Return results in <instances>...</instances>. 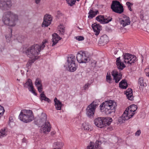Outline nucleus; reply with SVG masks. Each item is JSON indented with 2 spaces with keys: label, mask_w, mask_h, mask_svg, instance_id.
Masks as SVG:
<instances>
[{
  "label": "nucleus",
  "mask_w": 149,
  "mask_h": 149,
  "mask_svg": "<svg viewBox=\"0 0 149 149\" xmlns=\"http://www.w3.org/2000/svg\"><path fill=\"white\" fill-rule=\"evenodd\" d=\"M124 61L125 63L131 65L136 61V57L128 53H125L123 55Z\"/></svg>",
  "instance_id": "10"
},
{
  "label": "nucleus",
  "mask_w": 149,
  "mask_h": 149,
  "mask_svg": "<svg viewBox=\"0 0 149 149\" xmlns=\"http://www.w3.org/2000/svg\"><path fill=\"white\" fill-rule=\"evenodd\" d=\"M24 87L28 88L29 91L31 92L35 95H37V93L35 92V90L33 88L31 80L28 79L26 82L24 84Z\"/></svg>",
  "instance_id": "13"
},
{
  "label": "nucleus",
  "mask_w": 149,
  "mask_h": 149,
  "mask_svg": "<svg viewBox=\"0 0 149 149\" xmlns=\"http://www.w3.org/2000/svg\"><path fill=\"white\" fill-rule=\"evenodd\" d=\"M75 38L77 40L79 41L83 40L84 39V38L82 36H78Z\"/></svg>",
  "instance_id": "42"
},
{
  "label": "nucleus",
  "mask_w": 149,
  "mask_h": 149,
  "mask_svg": "<svg viewBox=\"0 0 149 149\" xmlns=\"http://www.w3.org/2000/svg\"><path fill=\"white\" fill-rule=\"evenodd\" d=\"M111 75L116 83H118L122 78V74L120 73H118L116 70H113L111 72Z\"/></svg>",
  "instance_id": "16"
},
{
  "label": "nucleus",
  "mask_w": 149,
  "mask_h": 149,
  "mask_svg": "<svg viewBox=\"0 0 149 149\" xmlns=\"http://www.w3.org/2000/svg\"><path fill=\"white\" fill-rule=\"evenodd\" d=\"M47 116L46 114L42 113L37 120V123L38 124L41 125H43L44 124L48 122L47 121Z\"/></svg>",
  "instance_id": "15"
},
{
  "label": "nucleus",
  "mask_w": 149,
  "mask_h": 149,
  "mask_svg": "<svg viewBox=\"0 0 149 149\" xmlns=\"http://www.w3.org/2000/svg\"><path fill=\"white\" fill-rule=\"evenodd\" d=\"M41 0H35L36 3V4H38L40 2Z\"/></svg>",
  "instance_id": "49"
},
{
  "label": "nucleus",
  "mask_w": 149,
  "mask_h": 149,
  "mask_svg": "<svg viewBox=\"0 0 149 149\" xmlns=\"http://www.w3.org/2000/svg\"><path fill=\"white\" fill-rule=\"evenodd\" d=\"M104 17L103 15H100L96 17V19L100 23L104 24Z\"/></svg>",
  "instance_id": "31"
},
{
  "label": "nucleus",
  "mask_w": 149,
  "mask_h": 149,
  "mask_svg": "<svg viewBox=\"0 0 149 149\" xmlns=\"http://www.w3.org/2000/svg\"><path fill=\"white\" fill-rule=\"evenodd\" d=\"M38 57H37V58H32V59L31 60H30L29 61L28 63L31 65V64L33 63L35 61V60L36 59H37L38 58Z\"/></svg>",
  "instance_id": "40"
},
{
  "label": "nucleus",
  "mask_w": 149,
  "mask_h": 149,
  "mask_svg": "<svg viewBox=\"0 0 149 149\" xmlns=\"http://www.w3.org/2000/svg\"><path fill=\"white\" fill-rule=\"evenodd\" d=\"M92 27L95 33V35L97 36L98 35L101 30L102 26L99 24L95 23L92 25Z\"/></svg>",
  "instance_id": "19"
},
{
  "label": "nucleus",
  "mask_w": 149,
  "mask_h": 149,
  "mask_svg": "<svg viewBox=\"0 0 149 149\" xmlns=\"http://www.w3.org/2000/svg\"><path fill=\"white\" fill-rule=\"evenodd\" d=\"M77 1H79V0H77Z\"/></svg>",
  "instance_id": "55"
},
{
  "label": "nucleus",
  "mask_w": 149,
  "mask_h": 149,
  "mask_svg": "<svg viewBox=\"0 0 149 149\" xmlns=\"http://www.w3.org/2000/svg\"><path fill=\"white\" fill-rule=\"evenodd\" d=\"M35 85L36 87L42 86L41 83V81L40 79L38 78L36 79L35 82Z\"/></svg>",
  "instance_id": "35"
},
{
  "label": "nucleus",
  "mask_w": 149,
  "mask_h": 149,
  "mask_svg": "<svg viewBox=\"0 0 149 149\" xmlns=\"http://www.w3.org/2000/svg\"><path fill=\"white\" fill-rule=\"evenodd\" d=\"M19 119L25 123H29L33 120L34 117L31 110H22L19 116Z\"/></svg>",
  "instance_id": "5"
},
{
  "label": "nucleus",
  "mask_w": 149,
  "mask_h": 149,
  "mask_svg": "<svg viewBox=\"0 0 149 149\" xmlns=\"http://www.w3.org/2000/svg\"><path fill=\"white\" fill-rule=\"evenodd\" d=\"M144 71L146 75L149 77V68H146Z\"/></svg>",
  "instance_id": "41"
},
{
  "label": "nucleus",
  "mask_w": 149,
  "mask_h": 149,
  "mask_svg": "<svg viewBox=\"0 0 149 149\" xmlns=\"http://www.w3.org/2000/svg\"><path fill=\"white\" fill-rule=\"evenodd\" d=\"M127 5L128 8L129 7H131L132 6V4L129 2H127L126 3Z\"/></svg>",
  "instance_id": "47"
},
{
  "label": "nucleus",
  "mask_w": 149,
  "mask_h": 149,
  "mask_svg": "<svg viewBox=\"0 0 149 149\" xmlns=\"http://www.w3.org/2000/svg\"><path fill=\"white\" fill-rule=\"evenodd\" d=\"M57 15H59L60 16V15H62V14L59 11H58L57 12Z\"/></svg>",
  "instance_id": "52"
},
{
  "label": "nucleus",
  "mask_w": 149,
  "mask_h": 149,
  "mask_svg": "<svg viewBox=\"0 0 149 149\" xmlns=\"http://www.w3.org/2000/svg\"><path fill=\"white\" fill-rule=\"evenodd\" d=\"M56 132L54 131H52L51 133V134L52 135H53L55 134Z\"/></svg>",
  "instance_id": "50"
},
{
  "label": "nucleus",
  "mask_w": 149,
  "mask_h": 149,
  "mask_svg": "<svg viewBox=\"0 0 149 149\" xmlns=\"http://www.w3.org/2000/svg\"><path fill=\"white\" fill-rule=\"evenodd\" d=\"M129 8V9L130 11H132V9L131 8V7H130L128 8Z\"/></svg>",
  "instance_id": "53"
},
{
  "label": "nucleus",
  "mask_w": 149,
  "mask_h": 149,
  "mask_svg": "<svg viewBox=\"0 0 149 149\" xmlns=\"http://www.w3.org/2000/svg\"><path fill=\"white\" fill-rule=\"evenodd\" d=\"M18 20V15L11 11L4 13L2 18L4 24L11 27L15 26Z\"/></svg>",
  "instance_id": "1"
},
{
  "label": "nucleus",
  "mask_w": 149,
  "mask_h": 149,
  "mask_svg": "<svg viewBox=\"0 0 149 149\" xmlns=\"http://www.w3.org/2000/svg\"><path fill=\"white\" fill-rule=\"evenodd\" d=\"M40 99L41 101L44 100L48 102H49L50 100L49 98L46 97L45 95L44 94V92H43L40 94Z\"/></svg>",
  "instance_id": "29"
},
{
  "label": "nucleus",
  "mask_w": 149,
  "mask_h": 149,
  "mask_svg": "<svg viewBox=\"0 0 149 149\" xmlns=\"http://www.w3.org/2000/svg\"><path fill=\"white\" fill-rule=\"evenodd\" d=\"M75 56L71 55L67 58V62L66 63L65 66L68 68L70 71L74 72L76 70L77 66L75 63Z\"/></svg>",
  "instance_id": "7"
},
{
  "label": "nucleus",
  "mask_w": 149,
  "mask_h": 149,
  "mask_svg": "<svg viewBox=\"0 0 149 149\" xmlns=\"http://www.w3.org/2000/svg\"><path fill=\"white\" fill-rule=\"evenodd\" d=\"M70 6H72L75 3V0H66Z\"/></svg>",
  "instance_id": "38"
},
{
  "label": "nucleus",
  "mask_w": 149,
  "mask_h": 149,
  "mask_svg": "<svg viewBox=\"0 0 149 149\" xmlns=\"http://www.w3.org/2000/svg\"><path fill=\"white\" fill-rule=\"evenodd\" d=\"M98 12V11L97 10L96 11H94L93 10L91 9L88 13V17L89 18H90L91 19L92 18L95 16Z\"/></svg>",
  "instance_id": "27"
},
{
  "label": "nucleus",
  "mask_w": 149,
  "mask_h": 149,
  "mask_svg": "<svg viewBox=\"0 0 149 149\" xmlns=\"http://www.w3.org/2000/svg\"><path fill=\"white\" fill-rule=\"evenodd\" d=\"M97 106V104L96 103L94 102H93L88 106L86 110V114L88 117L90 118L93 117L95 110Z\"/></svg>",
  "instance_id": "11"
},
{
  "label": "nucleus",
  "mask_w": 149,
  "mask_h": 149,
  "mask_svg": "<svg viewBox=\"0 0 149 149\" xmlns=\"http://www.w3.org/2000/svg\"><path fill=\"white\" fill-rule=\"evenodd\" d=\"M111 8L113 11L117 13L121 14L123 12V7L118 1H113Z\"/></svg>",
  "instance_id": "9"
},
{
  "label": "nucleus",
  "mask_w": 149,
  "mask_h": 149,
  "mask_svg": "<svg viewBox=\"0 0 149 149\" xmlns=\"http://www.w3.org/2000/svg\"><path fill=\"white\" fill-rule=\"evenodd\" d=\"M119 87L123 89H125L127 86V84L125 80H123L119 83Z\"/></svg>",
  "instance_id": "28"
},
{
  "label": "nucleus",
  "mask_w": 149,
  "mask_h": 149,
  "mask_svg": "<svg viewBox=\"0 0 149 149\" xmlns=\"http://www.w3.org/2000/svg\"><path fill=\"white\" fill-rule=\"evenodd\" d=\"M116 62L117 68L120 70H123L125 67L123 63L121 61L120 57L117 58Z\"/></svg>",
  "instance_id": "21"
},
{
  "label": "nucleus",
  "mask_w": 149,
  "mask_h": 149,
  "mask_svg": "<svg viewBox=\"0 0 149 149\" xmlns=\"http://www.w3.org/2000/svg\"><path fill=\"white\" fill-rule=\"evenodd\" d=\"M137 107L136 105L133 104L130 107L126 109L123 113L118 119L119 122L123 123L126 120H127L132 118L134 114V112L137 109Z\"/></svg>",
  "instance_id": "3"
},
{
  "label": "nucleus",
  "mask_w": 149,
  "mask_h": 149,
  "mask_svg": "<svg viewBox=\"0 0 149 149\" xmlns=\"http://www.w3.org/2000/svg\"><path fill=\"white\" fill-rule=\"evenodd\" d=\"M54 145L55 147H62L63 145L61 141H57L54 143Z\"/></svg>",
  "instance_id": "36"
},
{
  "label": "nucleus",
  "mask_w": 149,
  "mask_h": 149,
  "mask_svg": "<svg viewBox=\"0 0 149 149\" xmlns=\"http://www.w3.org/2000/svg\"><path fill=\"white\" fill-rule=\"evenodd\" d=\"M76 58L77 61L80 63H86L89 60L86 52L82 51H80L78 53L77 55Z\"/></svg>",
  "instance_id": "8"
},
{
  "label": "nucleus",
  "mask_w": 149,
  "mask_h": 149,
  "mask_svg": "<svg viewBox=\"0 0 149 149\" xmlns=\"http://www.w3.org/2000/svg\"><path fill=\"white\" fill-rule=\"evenodd\" d=\"M139 84H140L141 86H143L144 83L143 81V77H140L139 80Z\"/></svg>",
  "instance_id": "37"
},
{
  "label": "nucleus",
  "mask_w": 149,
  "mask_h": 149,
  "mask_svg": "<svg viewBox=\"0 0 149 149\" xmlns=\"http://www.w3.org/2000/svg\"><path fill=\"white\" fill-rule=\"evenodd\" d=\"M90 127L91 126L89 125L88 123H85L82 124L81 128L82 130L89 131L91 130Z\"/></svg>",
  "instance_id": "25"
},
{
  "label": "nucleus",
  "mask_w": 149,
  "mask_h": 149,
  "mask_svg": "<svg viewBox=\"0 0 149 149\" xmlns=\"http://www.w3.org/2000/svg\"><path fill=\"white\" fill-rule=\"evenodd\" d=\"M17 81H19V80L18 79H17Z\"/></svg>",
  "instance_id": "54"
},
{
  "label": "nucleus",
  "mask_w": 149,
  "mask_h": 149,
  "mask_svg": "<svg viewBox=\"0 0 149 149\" xmlns=\"http://www.w3.org/2000/svg\"><path fill=\"white\" fill-rule=\"evenodd\" d=\"M140 18H141L142 19H143V18L144 17V14H143L142 13H141L140 15Z\"/></svg>",
  "instance_id": "48"
},
{
  "label": "nucleus",
  "mask_w": 149,
  "mask_h": 149,
  "mask_svg": "<svg viewBox=\"0 0 149 149\" xmlns=\"http://www.w3.org/2000/svg\"><path fill=\"white\" fill-rule=\"evenodd\" d=\"M31 64H29L28 62L27 63L26 66L27 67H29V66L31 65Z\"/></svg>",
  "instance_id": "51"
},
{
  "label": "nucleus",
  "mask_w": 149,
  "mask_h": 149,
  "mask_svg": "<svg viewBox=\"0 0 149 149\" xmlns=\"http://www.w3.org/2000/svg\"><path fill=\"white\" fill-rule=\"evenodd\" d=\"M133 91L131 88H128L126 91L125 94L127 98L130 100H133L134 97L133 96Z\"/></svg>",
  "instance_id": "23"
},
{
  "label": "nucleus",
  "mask_w": 149,
  "mask_h": 149,
  "mask_svg": "<svg viewBox=\"0 0 149 149\" xmlns=\"http://www.w3.org/2000/svg\"><path fill=\"white\" fill-rule=\"evenodd\" d=\"M6 38V40L8 42H9L11 40V38L12 37L11 35H10V37L7 36V35H6L5 36Z\"/></svg>",
  "instance_id": "43"
},
{
  "label": "nucleus",
  "mask_w": 149,
  "mask_h": 149,
  "mask_svg": "<svg viewBox=\"0 0 149 149\" xmlns=\"http://www.w3.org/2000/svg\"><path fill=\"white\" fill-rule=\"evenodd\" d=\"M112 19V18L110 16H106L105 17H104V24L107 23L111 21Z\"/></svg>",
  "instance_id": "34"
},
{
  "label": "nucleus",
  "mask_w": 149,
  "mask_h": 149,
  "mask_svg": "<svg viewBox=\"0 0 149 149\" xmlns=\"http://www.w3.org/2000/svg\"><path fill=\"white\" fill-rule=\"evenodd\" d=\"M109 41L108 37L106 35H104L101 37L99 41V43L102 45L106 44Z\"/></svg>",
  "instance_id": "22"
},
{
  "label": "nucleus",
  "mask_w": 149,
  "mask_h": 149,
  "mask_svg": "<svg viewBox=\"0 0 149 149\" xmlns=\"http://www.w3.org/2000/svg\"><path fill=\"white\" fill-rule=\"evenodd\" d=\"M64 27L61 24L58 27V29L60 35H64L65 32Z\"/></svg>",
  "instance_id": "30"
},
{
  "label": "nucleus",
  "mask_w": 149,
  "mask_h": 149,
  "mask_svg": "<svg viewBox=\"0 0 149 149\" xmlns=\"http://www.w3.org/2000/svg\"><path fill=\"white\" fill-rule=\"evenodd\" d=\"M54 102L55 103L54 106L56 109L57 110H61L62 106L61 102L56 97H55L54 99Z\"/></svg>",
  "instance_id": "24"
},
{
  "label": "nucleus",
  "mask_w": 149,
  "mask_h": 149,
  "mask_svg": "<svg viewBox=\"0 0 149 149\" xmlns=\"http://www.w3.org/2000/svg\"><path fill=\"white\" fill-rule=\"evenodd\" d=\"M52 21V18L51 15L46 14L44 18V21L42 24V27H47L51 24Z\"/></svg>",
  "instance_id": "14"
},
{
  "label": "nucleus",
  "mask_w": 149,
  "mask_h": 149,
  "mask_svg": "<svg viewBox=\"0 0 149 149\" xmlns=\"http://www.w3.org/2000/svg\"><path fill=\"white\" fill-rule=\"evenodd\" d=\"M47 42V40L45 39L42 42L41 46L35 44L29 47L26 52L27 55L30 58H37V57H38L37 56L38 55L40 50L43 49L45 47V44Z\"/></svg>",
  "instance_id": "2"
},
{
  "label": "nucleus",
  "mask_w": 149,
  "mask_h": 149,
  "mask_svg": "<svg viewBox=\"0 0 149 149\" xmlns=\"http://www.w3.org/2000/svg\"><path fill=\"white\" fill-rule=\"evenodd\" d=\"M52 41L53 42L52 46H54L58 42V41L61 39V38L59 37L56 33H54L52 35Z\"/></svg>",
  "instance_id": "20"
},
{
  "label": "nucleus",
  "mask_w": 149,
  "mask_h": 149,
  "mask_svg": "<svg viewBox=\"0 0 149 149\" xmlns=\"http://www.w3.org/2000/svg\"><path fill=\"white\" fill-rule=\"evenodd\" d=\"M106 81L109 83H111L112 79L111 78V74L110 73L108 72L106 77Z\"/></svg>",
  "instance_id": "32"
},
{
  "label": "nucleus",
  "mask_w": 149,
  "mask_h": 149,
  "mask_svg": "<svg viewBox=\"0 0 149 149\" xmlns=\"http://www.w3.org/2000/svg\"><path fill=\"white\" fill-rule=\"evenodd\" d=\"M101 142L99 141H96L95 143V146L94 149H103L101 147L100 145Z\"/></svg>",
  "instance_id": "33"
},
{
  "label": "nucleus",
  "mask_w": 149,
  "mask_h": 149,
  "mask_svg": "<svg viewBox=\"0 0 149 149\" xmlns=\"http://www.w3.org/2000/svg\"><path fill=\"white\" fill-rule=\"evenodd\" d=\"M141 131L140 130H138L135 133V135L137 136H139L141 134Z\"/></svg>",
  "instance_id": "46"
},
{
  "label": "nucleus",
  "mask_w": 149,
  "mask_h": 149,
  "mask_svg": "<svg viewBox=\"0 0 149 149\" xmlns=\"http://www.w3.org/2000/svg\"><path fill=\"white\" fill-rule=\"evenodd\" d=\"M94 143L91 142L90 145L88 146L86 149H94Z\"/></svg>",
  "instance_id": "39"
},
{
  "label": "nucleus",
  "mask_w": 149,
  "mask_h": 149,
  "mask_svg": "<svg viewBox=\"0 0 149 149\" xmlns=\"http://www.w3.org/2000/svg\"><path fill=\"white\" fill-rule=\"evenodd\" d=\"M42 126L43 127L40 129L41 133L47 134L50 132L51 127L49 122H47L46 124H44Z\"/></svg>",
  "instance_id": "17"
},
{
  "label": "nucleus",
  "mask_w": 149,
  "mask_h": 149,
  "mask_svg": "<svg viewBox=\"0 0 149 149\" xmlns=\"http://www.w3.org/2000/svg\"><path fill=\"white\" fill-rule=\"evenodd\" d=\"M38 88V90L39 92L41 93L42 91V86H38L36 87Z\"/></svg>",
  "instance_id": "45"
},
{
  "label": "nucleus",
  "mask_w": 149,
  "mask_h": 149,
  "mask_svg": "<svg viewBox=\"0 0 149 149\" xmlns=\"http://www.w3.org/2000/svg\"><path fill=\"white\" fill-rule=\"evenodd\" d=\"M12 5L11 0H0V9L2 10H9Z\"/></svg>",
  "instance_id": "12"
},
{
  "label": "nucleus",
  "mask_w": 149,
  "mask_h": 149,
  "mask_svg": "<svg viewBox=\"0 0 149 149\" xmlns=\"http://www.w3.org/2000/svg\"><path fill=\"white\" fill-rule=\"evenodd\" d=\"M90 85V84L89 83H87L85 85L84 87V90H86L89 87Z\"/></svg>",
  "instance_id": "44"
},
{
  "label": "nucleus",
  "mask_w": 149,
  "mask_h": 149,
  "mask_svg": "<svg viewBox=\"0 0 149 149\" xmlns=\"http://www.w3.org/2000/svg\"><path fill=\"white\" fill-rule=\"evenodd\" d=\"M7 130L6 128L2 129L0 131V138H1L6 136Z\"/></svg>",
  "instance_id": "26"
},
{
  "label": "nucleus",
  "mask_w": 149,
  "mask_h": 149,
  "mask_svg": "<svg viewBox=\"0 0 149 149\" xmlns=\"http://www.w3.org/2000/svg\"><path fill=\"white\" fill-rule=\"evenodd\" d=\"M120 23L123 26L125 27L130 24V21L128 17L125 16L120 19Z\"/></svg>",
  "instance_id": "18"
},
{
  "label": "nucleus",
  "mask_w": 149,
  "mask_h": 149,
  "mask_svg": "<svg viewBox=\"0 0 149 149\" xmlns=\"http://www.w3.org/2000/svg\"><path fill=\"white\" fill-rule=\"evenodd\" d=\"M116 106V102L113 101H106L100 105V109L104 113L108 114L114 111Z\"/></svg>",
  "instance_id": "4"
},
{
  "label": "nucleus",
  "mask_w": 149,
  "mask_h": 149,
  "mask_svg": "<svg viewBox=\"0 0 149 149\" xmlns=\"http://www.w3.org/2000/svg\"><path fill=\"white\" fill-rule=\"evenodd\" d=\"M112 121V118L110 117H98L95 119L94 120L95 125L100 128L109 125Z\"/></svg>",
  "instance_id": "6"
}]
</instances>
